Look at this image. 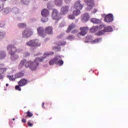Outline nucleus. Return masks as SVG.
<instances>
[{"instance_id": "nucleus-25", "label": "nucleus", "mask_w": 128, "mask_h": 128, "mask_svg": "<svg viewBox=\"0 0 128 128\" xmlns=\"http://www.w3.org/2000/svg\"><path fill=\"white\" fill-rule=\"evenodd\" d=\"M59 57H55L54 59L51 60L49 62V64L50 66H53V64H56V60H58Z\"/></svg>"}, {"instance_id": "nucleus-42", "label": "nucleus", "mask_w": 128, "mask_h": 128, "mask_svg": "<svg viewBox=\"0 0 128 128\" xmlns=\"http://www.w3.org/2000/svg\"><path fill=\"white\" fill-rule=\"evenodd\" d=\"M26 114H27V116H28L29 118H32L33 116L32 113L30 112V111L27 112Z\"/></svg>"}, {"instance_id": "nucleus-26", "label": "nucleus", "mask_w": 128, "mask_h": 128, "mask_svg": "<svg viewBox=\"0 0 128 128\" xmlns=\"http://www.w3.org/2000/svg\"><path fill=\"white\" fill-rule=\"evenodd\" d=\"M90 22L93 24H100V22H102V20H100L96 19V18H92L90 20Z\"/></svg>"}, {"instance_id": "nucleus-12", "label": "nucleus", "mask_w": 128, "mask_h": 128, "mask_svg": "<svg viewBox=\"0 0 128 128\" xmlns=\"http://www.w3.org/2000/svg\"><path fill=\"white\" fill-rule=\"evenodd\" d=\"M74 8V10H82V8H84V5L80 4V0H78L76 2Z\"/></svg>"}, {"instance_id": "nucleus-53", "label": "nucleus", "mask_w": 128, "mask_h": 128, "mask_svg": "<svg viewBox=\"0 0 128 128\" xmlns=\"http://www.w3.org/2000/svg\"><path fill=\"white\" fill-rule=\"evenodd\" d=\"M54 48L56 50H60L59 47H54Z\"/></svg>"}, {"instance_id": "nucleus-21", "label": "nucleus", "mask_w": 128, "mask_h": 128, "mask_svg": "<svg viewBox=\"0 0 128 128\" xmlns=\"http://www.w3.org/2000/svg\"><path fill=\"white\" fill-rule=\"evenodd\" d=\"M46 32L48 34H52V27L48 26L46 28Z\"/></svg>"}, {"instance_id": "nucleus-38", "label": "nucleus", "mask_w": 128, "mask_h": 128, "mask_svg": "<svg viewBox=\"0 0 128 128\" xmlns=\"http://www.w3.org/2000/svg\"><path fill=\"white\" fill-rule=\"evenodd\" d=\"M105 31L104 29V30H101L96 33L97 36H102V34H104Z\"/></svg>"}, {"instance_id": "nucleus-14", "label": "nucleus", "mask_w": 128, "mask_h": 128, "mask_svg": "<svg viewBox=\"0 0 128 128\" xmlns=\"http://www.w3.org/2000/svg\"><path fill=\"white\" fill-rule=\"evenodd\" d=\"M8 68H0V78H1V80H4V72H6Z\"/></svg>"}, {"instance_id": "nucleus-1", "label": "nucleus", "mask_w": 128, "mask_h": 128, "mask_svg": "<svg viewBox=\"0 0 128 128\" xmlns=\"http://www.w3.org/2000/svg\"><path fill=\"white\" fill-rule=\"evenodd\" d=\"M52 54H54V52H46L44 53V56L37 58L33 62L27 61L26 60L23 59L19 64L18 68L19 70H22V68L24 66L26 68H30V70H36V68H38V64H40L38 62H44L48 56H52Z\"/></svg>"}, {"instance_id": "nucleus-37", "label": "nucleus", "mask_w": 128, "mask_h": 128, "mask_svg": "<svg viewBox=\"0 0 128 128\" xmlns=\"http://www.w3.org/2000/svg\"><path fill=\"white\" fill-rule=\"evenodd\" d=\"M7 78L10 80H12V82H14L16 80V77L14 78V76H7Z\"/></svg>"}, {"instance_id": "nucleus-20", "label": "nucleus", "mask_w": 128, "mask_h": 128, "mask_svg": "<svg viewBox=\"0 0 128 128\" xmlns=\"http://www.w3.org/2000/svg\"><path fill=\"white\" fill-rule=\"evenodd\" d=\"M56 58H58L56 60V64H59L60 66H62V64H64V60H60V56H57Z\"/></svg>"}, {"instance_id": "nucleus-18", "label": "nucleus", "mask_w": 128, "mask_h": 128, "mask_svg": "<svg viewBox=\"0 0 128 128\" xmlns=\"http://www.w3.org/2000/svg\"><path fill=\"white\" fill-rule=\"evenodd\" d=\"M42 16H50V11L47 9H44L41 12Z\"/></svg>"}, {"instance_id": "nucleus-45", "label": "nucleus", "mask_w": 128, "mask_h": 128, "mask_svg": "<svg viewBox=\"0 0 128 128\" xmlns=\"http://www.w3.org/2000/svg\"><path fill=\"white\" fill-rule=\"evenodd\" d=\"M30 52H24V58H26L27 56H30Z\"/></svg>"}, {"instance_id": "nucleus-23", "label": "nucleus", "mask_w": 128, "mask_h": 128, "mask_svg": "<svg viewBox=\"0 0 128 128\" xmlns=\"http://www.w3.org/2000/svg\"><path fill=\"white\" fill-rule=\"evenodd\" d=\"M26 80L22 79L18 82V84L20 86H26Z\"/></svg>"}, {"instance_id": "nucleus-58", "label": "nucleus", "mask_w": 128, "mask_h": 128, "mask_svg": "<svg viewBox=\"0 0 128 128\" xmlns=\"http://www.w3.org/2000/svg\"><path fill=\"white\" fill-rule=\"evenodd\" d=\"M6 86H8V84H6Z\"/></svg>"}, {"instance_id": "nucleus-8", "label": "nucleus", "mask_w": 128, "mask_h": 128, "mask_svg": "<svg viewBox=\"0 0 128 128\" xmlns=\"http://www.w3.org/2000/svg\"><path fill=\"white\" fill-rule=\"evenodd\" d=\"M84 2L88 6L86 8L87 10H90L94 8V0H84Z\"/></svg>"}, {"instance_id": "nucleus-17", "label": "nucleus", "mask_w": 128, "mask_h": 128, "mask_svg": "<svg viewBox=\"0 0 128 128\" xmlns=\"http://www.w3.org/2000/svg\"><path fill=\"white\" fill-rule=\"evenodd\" d=\"M6 57V52L4 50L0 51V60H4Z\"/></svg>"}, {"instance_id": "nucleus-6", "label": "nucleus", "mask_w": 128, "mask_h": 128, "mask_svg": "<svg viewBox=\"0 0 128 128\" xmlns=\"http://www.w3.org/2000/svg\"><path fill=\"white\" fill-rule=\"evenodd\" d=\"M7 48H9V50H12L15 54H20V52H22V49L20 48H16V46L12 44H8Z\"/></svg>"}, {"instance_id": "nucleus-46", "label": "nucleus", "mask_w": 128, "mask_h": 128, "mask_svg": "<svg viewBox=\"0 0 128 128\" xmlns=\"http://www.w3.org/2000/svg\"><path fill=\"white\" fill-rule=\"evenodd\" d=\"M15 88L16 90H19V92H20V90H22V89L20 87V86H16Z\"/></svg>"}, {"instance_id": "nucleus-50", "label": "nucleus", "mask_w": 128, "mask_h": 128, "mask_svg": "<svg viewBox=\"0 0 128 128\" xmlns=\"http://www.w3.org/2000/svg\"><path fill=\"white\" fill-rule=\"evenodd\" d=\"M28 126H34V124L30 123V121H28Z\"/></svg>"}, {"instance_id": "nucleus-39", "label": "nucleus", "mask_w": 128, "mask_h": 128, "mask_svg": "<svg viewBox=\"0 0 128 128\" xmlns=\"http://www.w3.org/2000/svg\"><path fill=\"white\" fill-rule=\"evenodd\" d=\"M66 39L68 40H74V36L72 35H69L66 37Z\"/></svg>"}, {"instance_id": "nucleus-13", "label": "nucleus", "mask_w": 128, "mask_h": 128, "mask_svg": "<svg viewBox=\"0 0 128 128\" xmlns=\"http://www.w3.org/2000/svg\"><path fill=\"white\" fill-rule=\"evenodd\" d=\"M38 32L40 36L42 38H44L46 36V33H44V28L42 27H39L37 29Z\"/></svg>"}, {"instance_id": "nucleus-33", "label": "nucleus", "mask_w": 128, "mask_h": 128, "mask_svg": "<svg viewBox=\"0 0 128 128\" xmlns=\"http://www.w3.org/2000/svg\"><path fill=\"white\" fill-rule=\"evenodd\" d=\"M6 36V32L4 31H0V40H2Z\"/></svg>"}, {"instance_id": "nucleus-24", "label": "nucleus", "mask_w": 128, "mask_h": 128, "mask_svg": "<svg viewBox=\"0 0 128 128\" xmlns=\"http://www.w3.org/2000/svg\"><path fill=\"white\" fill-rule=\"evenodd\" d=\"M54 6V3L53 1H50L48 2L47 4V8L48 10H52Z\"/></svg>"}, {"instance_id": "nucleus-59", "label": "nucleus", "mask_w": 128, "mask_h": 128, "mask_svg": "<svg viewBox=\"0 0 128 128\" xmlns=\"http://www.w3.org/2000/svg\"><path fill=\"white\" fill-rule=\"evenodd\" d=\"M16 120V119H15L14 118H12V120Z\"/></svg>"}, {"instance_id": "nucleus-40", "label": "nucleus", "mask_w": 128, "mask_h": 128, "mask_svg": "<svg viewBox=\"0 0 128 128\" xmlns=\"http://www.w3.org/2000/svg\"><path fill=\"white\" fill-rule=\"evenodd\" d=\"M48 20V16H44V18L41 19L42 22H46Z\"/></svg>"}, {"instance_id": "nucleus-3", "label": "nucleus", "mask_w": 128, "mask_h": 128, "mask_svg": "<svg viewBox=\"0 0 128 128\" xmlns=\"http://www.w3.org/2000/svg\"><path fill=\"white\" fill-rule=\"evenodd\" d=\"M7 51L9 52V54L10 56V60H12V62H16V60H18L20 58V56L16 54L14 51H12L10 50V49L8 48V47H6Z\"/></svg>"}, {"instance_id": "nucleus-52", "label": "nucleus", "mask_w": 128, "mask_h": 128, "mask_svg": "<svg viewBox=\"0 0 128 128\" xmlns=\"http://www.w3.org/2000/svg\"><path fill=\"white\" fill-rule=\"evenodd\" d=\"M76 32H78V30L74 29L72 32V34H76Z\"/></svg>"}, {"instance_id": "nucleus-10", "label": "nucleus", "mask_w": 128, "mask_h": 128, "mask_svg": "<svg viewBox=\"0 0 128 128\" xmlns=\"http://www.w3.org/2000/svg\"><path fill=\"white\" fill-rule=\"evenodd\" d=\"M112 20H114V16L112 14H109L104 17V21L106 22H112Z\"/></svg>"}, {"instance_id": "nucleus-54", "label": "nucleus", "mask_w": 128, "mask_h": 128, "mask_svg": "<svg viewBox=\"0 0 128 128\" xmlns=\"http://www.w3.org/2000/svg\"><path fill=\"white\" fill-rule=\"evenodd\" d=\"M62 36H64V34H62L59 36V38H62Z\"/></svg>"}, {"instance_id": "nucleus-44", "label": "nucleus", "mask_w": 128, "mask_h": 128, "mask_svg": "<svg viewBox=\"0 0 128 128\" xmlns=\"http://www.w3.org/2000/svg\"><path fill=\"white\" fill-rule=\"evenodd\" d=\"M68 18H69V20H74V16L70 14L68 16Z\"/></svg>"}, {"instance_id": "nucleus-29", "label": "nucleus", "mask_w": 128, "mask_h": 128, "mask_svg": "<svg viewBox=\"0 0 128 128\" xmlns=\"http://www.w3.org/2000/svg\"><path fill=\"white\" fill-rule=\"evenodd\" d=\"M82 20L85 22H88V20H90V16L88 15V13H85L84 14Z\"/></svg>"}, {"instance_id": "nucleus-60", "label": "nucleus", "mask_w": 128, "mask_h": 128, "mask_svg": "<svg viewBox=\"0 0 128 128\" xmlns=\"http://www.w3.org/2000/svg\"><path fill=\"white\" fill-rule=\"evenodd\" d=\"M44 0L46 1V0Z\"/></svg>"}, {"instance_id": "nucleus-61", "label": "nucleus", "mask_w": 128, "mask_h": 128, "mask_svg": "<svg viewBox=\"0 0 128 128\" xmlns=\"http://www.w3.org/2000/svg\"><path fill=\"white\" fill-rule=\"evenodd\" d=\"M0 80H2V78H0Z\"/></svg>"}, {"instance_id": "nucleus-4", "label": "nucleus", "mask_w": 128, "mask_h": 128, "mask_svg": "<svg viewBox=\"0 0 128 128\" xmlns=\"http://www.w3.org/2000/svg\"><path fill=\"white\" fill-rule=\"evenodd\" d=\"M32 34H34L32 30L30 28H26L22 32V36L24 38H30L32 36Z\"/></svg>"}, {"instance_id": "nucleus-36", "label": "nucleus", "mask_w": 128, "mask_h": 128, "mask_svg": "<svg viewBox=\"0 0 128 128\" xmlns=\"http://www.w3.org/2000/svg\"><path fill=\"white\" fill-rule=\"evenodd\" d=\"M102 42V38H98L96 40H93L92 41V44H96L98 42Z\"/></svg>"}, {"instance_id": "nucleus-56", "label": "nucleus", "mask_w": 128, "mask_h": 128, "mask_svg": "<svg viewBox=\"0 0 128 128\" xmlns=\"http://www.w3.org/2000/svg\"><path fill=\"white\" fill-rule=\"evenodd\" d=\"M96 12H98V10L96 9L94 10L93 11V14H96Z\"/></svg>"}, {"instance_id": "nucleus-27", "label": "nucleus", "mask_w": 128, "mask_h": 128, "mask_svg": "<svg viewBox=\"0 0 128 128\" xmlns=\"http://www.w3.org/2000/svg\"><path fill=\"white\" fill-rule=\"evenodd\" d=\"M104 31L105 32H112V28L110 26L104 28Z\"/></svg>"}, {"instance_id": "nucleus-41", "label": "nucleus", "mask_w": 128, "mask_h": 128, "mask_svg": "<svg viewBox=\"0 0 128 128\" xmlns=\"http://www.w3.org/2000/svg\"><path fill=\"white\" fill-rule=\"evenodd\" d=\"M64 26H66V22L64 21H63L60 24L59 28H64Z\"/></svg>"}, {"instance_id": "nucleus-51", "label": "nucleus", "mask_w": 128, "mask_h": 128, "mask_svg": "<svg viewBox=\"0 0 128 128\" xmlns=\"http://www.w3.org/2000/svg\"><path fill=\"white\" fill-rule=\"evenodd\" d=\"M64 1L65 2L66 4H70V2H72V0H64Z\"/></svg>"}, {"instance_id": "nucleus-16", "label": "nucleus", "mask_w": 128, "mask_h": 128, "mask_svg": "<svg viewBox=\"0 0 128 128\" xmlns=\"http://www.w3.org/2000/svg\"><path fill=\"white\" fill-rule=\"evenodd\" d=\"M2 12L4 14H10V12H12V8L10 7L4 8L2 9Z\"/></svg>"}, {"instance_id": "nucleus-7", "label": "nucleus", "mask_w": 128, "mask_h": 128, "mask_svg": "<svg viewBox=\"0 0 128 128\" xmlns=\"http://www.w3.org/2000/svg\"><path fill=\"white\" fill-rule=\"evenodd\" d=\"M68 12H70V6H62L60 10V16H66V14H68Z\"/></svg>"}, {"instance_id": "nucleus-57", "label": "nucleus", "mask_w": 128, "mask_h": 128, "mask_svg": "<svg viewBox=\"0 0 128 128\" xmlns=\"http://www.w3.org/2000/svg\"><path fill=\"white\" fill-rule=\"evenodd\" d=\"M44 102L42 103V108H44Z\"/></svg>"}, {"instance_id": "nucleus-11", "label": "nucleus", "mask_w": 128, "mask_h": 128, "mask_svg": "<svg viewBox=\"0 0 128 128\" xmlns=\"http://www.w3.org/2000/svg\"><path fill=\"white\" fill-rule=\"evenodd\" d=\"M8 0L10 2V4H16V0H0V12H2L4 10V2Z\"/></svg>"}, {"instance_id": "nucleus-31", "label": "nucleus", "mask_w": 128, "mask_h": 128, "mask_svg": "<svg viewBox=\"0 0 128 128\" xmlns=\"http://www.w3.org/2000/svg\"><path fill=\"white\" fill-rule=\"evenodd\" d=\"M98 30V26H94L92 28H90V32H96Z\"/></svg>"}, {"instance_id": "nucleus-43", "label": "nucleus", "mask_w": 128, "mask_h": 128, "mask_svg": "<svg viewBox=\"0 0 128 128\" xmlns=\"http://www.w3.org/2000/svg\"><path fill=\"white\" fill-rule=\"evenodd\" d=\"M57 44L59 46H64V44H66V42H59L57 43Z\"/></svg>"}, {"instance_id": "nucleus-15", "label": "nucleus", "mask_w": 128, "mask_h": 128, "mask_svg": "<svg viewBox=\"0 0 128 128\" xmlns=\"http://www.w3.org/2000/svg\"><path fill=\"white\" fill-rule=\"evenodd\" d=\"M11 12L14 14H20V10L16 7H14L11 8Z\"/></svg>"}, {"instance_id": "nucleus-5", "label": "nucleus", "mask_w": 128, "mask_h": 128, "mask_svg": "<svg viewBox=\"0 0 128 128\" xmlns=\"http://www.w3.org/2000/svg\"><path fill=\"white\" fill-rule=\"evenodd\" d=\"M52 20H60V14L58 13V10L53 8L52 9Z\"/></svg>"}, {"instance_id": "nucleus-30", "label": "nucleus", "mask_w": 128, "mask_h": 128, "mask_svg": "<svg viewBox=\"0 0 128 128\" xmlns=\"http://www.w3.org/2000/svg\"><path fill=\"white\" fill-rule=\"evenodd\" d=\"M22 4L24 6H28L31 0H20Z\"/></svg>"}, {"instance_id": "nucleus-35", "label": "nucleus", "mask_w": 128, "mask_h": 128, "mask_svg": "<svg viewBox=\"0 0 128 128\" xmlns=\"http://www.w3.org/2000/svg\"><path fill=\"white\" fill-rule=\"evenodd\" d=\"M6 24V22L4 20H2L0 22V28H4Z\"/></svg>"}, {"instance_id": "nucleus-28", "label": "nucleus", "mask_w": 128, "mask_h": 128, "mask_svg": "<svg viewBox=\"0 0 128 128\" xmlns=\"http://www.w3.org/2000/svg\"><path fill=\"white\" fill-rule=\"evenodd\" d=\"M76 26L74 24L72 23L68 28L66 30V32H70L72 28H76Z\"/></svg>"}, {"instance_id": "nucleus-34", "label": "nucleus", "mask_w": 128, "mask_h": 128, "mask_svg": "<svg viewBox=\"0 0 128 128\" xmlns=\"http://www.w3.org/2000/svg\"><path fill=\"white\" fill-rule=\"evenodd\" d=\"M18 26L20 28H26V24L24 23H20L18 24Z\"/></svg>"}, {"instance_id": "nucleus-9", "label": "nucleus", "mask_w": 128, "mask_h": 128, "mask_svg": "<svg viewBox=\"0 0 128 128\" xmlns=\"http://www.w3.org/2000/svg\"><path fill=\"white\" fill-rule=\"evenodd\" d=\"M80 30H81V32H80L78 34V36H86V33L88 31V28L81 27V28H80Z\"/></svg>"}, {"instance_id": "nucleus-55", "label": "nucleus", "mask_w": 128, "mask_h": 128, "mask_svg": "<svg viewBox=\"0 0 128 128\" xmlns=\"http://www.w3.org/2000/svg\"><path fill=\"white\" fill-rule=\"evenodd\" d=\"M22 122H26V120L24 118H22Z\"/></svg>"}, {"instance_id": "nucleus-49", "label": "nucleus", "mask_w": 128, "mask_h": 128, "mask_svg": "<svg viewBox=\"0 0 128 128\" xmlns=\"http://www.w3.org/2000/svg\"><path fill=\"white\" fill-rule=\"evenodd\" d=\"M42 54L40 52H38L34 55V56H42Z\"/></svg>"}, {"instance_id": "nucleus-22", "label": "nucleus", "mask_w": 128, "mask_h": 128, "mask_svg": "<svg viewBox=\"0 0 128 128\" xmlns=\"http://www.w3.org/2000/svg\"><path fill=\"white\" fill-rule=\"evenodd\" d=\"M24 76V72H18L15 74V78H22Z\"/></svg>"}, {"instance_id": "nucleus-47", "label": "nucleus", "mask_w": 128, "mask_h": 128, "mask_svg": "<svg viewBox=\"0 0 128 128\" xmlns=\"http://www.w3.org/2000/svg\"><path fill=\"white\" fill-rule=\"evenodd\" d=\"M86 40H85L84 42H90V38L88 36H87L86 37Z\"/></svg>"}, {"instance_id": "nucleus-32", "label": "nucleus", "mask_w": 128, "mask_h": 128, "mask_svg": "<svg viewBox=\"0 0 128 128\" xmlns=\"http://www.w3.org/2000/svg\"><path fill=\"white\" fill-rule=\"evenodd\" d=\"M80 14V10L78 9H74L73 14L74 16H78Z\"/></svg>"}, {"instance_id": "nucleus-48", "label": "nucleus", "mask_w": 128, "mask_h": 128, "mask_svg": "<svg viewBox=\"0 0 128 128\" xmlns=\"http://www.w3.org/2000/svg\"><path fill=\"white\" fill-rule=\"evenodd\" d=\"M104 28V24H101L99 28H98V29L102 30V28Z\"/></svg>"}, {"instance_id": "nucleus-2", "label": "nucleus", "mask_w": 128, "mask_h": 128, "mask_svg": "<svg viewBox=\"0 0 128 128\" xmlns=\"http://www.w3.org/2000/svg\"><path fill=\"white\" fill-rule=\"evenodd\" d=\"M26 46H31L32 48H34L36 46H40V43L38 42V40L34 39L30 40L26 42Z\"/></svg>"}, {"instance_id": "nucleus-19", "label": "nucleus", "mask_w": 128, "mask_h": 128, "mask_svg": "<svg viewBox=\"0 0 128 128\" xmlns=\"http://www.w3.org/2000/svg\"><path fill=\"white\" fill-rule=\"evenodd\" d=\"M54 2L56 6H62V0H54Z\"/></svg>"}]
</instances>
